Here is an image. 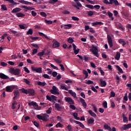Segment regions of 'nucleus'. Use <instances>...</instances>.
Here are the masks:
<instances>
[{"label": "nucleus", "mask_w": 131, "mask_h": 131, "mask_svg": "<svg viewBox=\"0 0 131 131\" xmlns=\"http://www.w3.org/2000/svg\"><path fill=\"white\" fill-rule=\"evenodd\" d=\"M90 49L91 52H92L93 55L96 56L97 58H99V53H98V47L97 46H95V45H93L92 47H89Z\"/></svg>", "instance_id": "nucleus-1"}, {"label": "nucleus", "mask_w": 131, "mask_h": 131, "mask_svg": "<svg viewBox=\"0 0 131 131\" xmlns=\"http://www.w3.org/2000/svg\"><path fill=\"white\" fill-rule=\"evenodd\" d=\"M37 118L40 119V120H43V121H48L49 120V115L45 114L43 116L40 115H37Z\"/></svg>", "instance_id": "nucleus-2"}, {"label": "nucleus", "mask_w": 131, "mask_h": 131, "mask_svg": "<svg viewBox=\"0 0 131 131\" xmlns=\"http://www.w3.org/2000/svg\"><path fill=\"white\" fill-rule=\"evenodd\" d=\"M59 89L56 87V86H53L52 89L50 90V93L53 95H60V93L58 92Z\"/></svg>", "instance_id": "nucleus-3"}, {"label": "nucleus", "mask_w": 131, "mask_h": 131, "mask_svg": "<svg viewBox=\"0 0 131 131\" xmlns=\"http://www.w3.org/2000/svg\"><path fill=\"white\" fill-rule=\"evenodd\" d=\"M32 71L33 72H36L37 73H41L42 72V68H35V67H31Z\"/></svg>", "instance_id": "nucleus-4"}, {"label": "nucleus", "mask_w": 131, "mask_h": 131, "mask_svg": "<svg viewBox=\"0 0 131 131\" xmlns=\"http://www.w3.org/2000/svg\"><path fill=\"white\" fill-rule=\"evenodd\" d=\"M107 42H108L110 48H112V47H113V42L112 41V37H111V36H110V35H107Z\"/></svg>", "instance_id": "nucleus-5"}, {"label": "nucleus", "mask_w": 131, "mask_h": 131, "mask_svg": "<svg viewBox=\"0 0 131 131\" xmlns=\"http://www.w3.org/2000/svg\"><path fill=\"white\" fill-rule=\"evenodd\" d=\"M76 3V5H74V8H76L77 10H80V8L82 7V5H81L78 1V0H74Z\"/></svg>", "instance_id": "nucleus-6"}, {"label": "nucleus", "mask_w": 131, "mask_h": 131, "mask_svg": "<svg viewBox=\"0 0 131 131\" xmlns=\"http://www.w3.org/2000/svg\"><path fill=\"white\" fill-rule=\"evenodd\" d=\"M129 128H131V124L129 123L128 124H124L121 128V130H126V129H128Z\"/></svg>", "instance_id": "nucleus-7"}, {"label": "nucleus", "mask_w": 131, "mask_h": 131, "mask_svg": "<svg viewBox=\"0 0 131 131\" xmlns=\"http://www.w3.org/2000/svg\"><path fill=\"white\" fill-rule=\"evenodd\" d=\"M14 90H15V86L14 85L7 86L6 87V92L8 93H12Z\"/></svg>", "instance_id": "nucleus-8"}, {"label": "nucleus", "mask_w": 131, "mask_h": 131, "mask_svg": "<svg viewBox=\"0 0 131 131\" xmlns=\"http://www.w3.org/2000/svg\"><path fill=\"white\" fill-rule=\"evenodd\" d=\"M55 107L56 109L57 110V111H62V110L63 109L62 106H61V105H60V104L58 103H55Z\"/></svg>", "instance_id": "nucleus-9"}, {"label": "nucleus", "mask_w": 131, "mask_h": 131, "mask_svg": "<svg viewBox=\"0 0 131 131\" xmlns=\"http://www.w3.org/2000/svg\"><path fill=\"white\" fill-rule=\"evenodd\" d=\"M65 100L67 102H68L69 104H74V101H73V100L72 99V98H70V97H66L65 98Z\"/></svg>", "instance_id": "nucleus-10"}, {"label": "nucleus", "mask_w": 131, "mask_h": 131, "mask_svg": "<svg viewBox=\"0 0 131 131\" xmlns=\"http://www.w3.org/2000/svg\"><path fill=\"white\" fill-rule=\"evenodd\" d=\"M21 8L16 7L12 10L11 13L17 14V13H19V12H21Z\"/></svg>", "instance_id": "nucleus-11"}, {"label": "nucleus", "mask_w": 131, "mask_h": 131, "mask_svg": "<svg viewBox=\"0 0 131 131\" xmlns=\"http://www.w3.org/2000/svg\"><path fill=\"white\" fill-rule=\"evenodd\" d=\"M80 101L83 107H84L85 108H86L87 104H86V102H85V100H84V99H83V98H80Z\"/></svg>", "instance_id": "nucleus-12"}, {"label": "nucleus", "mask_w": 131, "mask_h": 131, "mask_svg": "<svg viewBox=\"0 0 131 131\" xmlns=\"http://www.w3.org/2000/svg\"><path fill=\"white\" fill-rule=\"evenodd\" d=\"M19 3H20L21 4H23L24 5H33V3H32L31 2H29L28 1H25L24 0H20L19 1Z\"/></svg>", "instance_id": "nucleus-13"}, {"label": "nucleus", "mask_w": 131, "mask_h": 131, "mask_svg": "<svg viewBox=\"0 0 131 131\" xmlns=\"http://www.w3.org/2000/svg\"><path fill=\"white\" fill-rule=\"evenodd\" d=\"M0 78L2 79H9V77L3 73H0Z\"/></svg>", "instance_id": "nucleus-14"}, {"label": "nucleus", "mask_w": 131, "mask_h": 131, "mask_svg": "<svg viewBox=\"0 0 131 131\" xmlns=\"http://www.w3.org/2000/svg\"><path fill=\"white\" fill-rule=\"evenodd\" d=\"M99 81L100 82V86L101 87L106 86V85H107V83L106 82V81H103V79H100Z\"/></svg>", "instance_id": "nucleus-15"}, {"label": "nucleus", "mask_w": 131, "mask_h": 131, "mask_svg": "<svg viewBox=\"0 0 131 131\" xmlns=\"http://www.w3.org/2000/svg\"><path fill=\"white\" fill-rule=\"evenodd\" d=\"M15 16L17 17V18H23V17H25V14L21 12H18L15 14Z\"/></svg>", "instance_id": "nucleus-16"}, {"label": "nucleus", "mask_w": 131, "mask_h": 131, "mask_svg": "<svg viewBox=\"0 0 131 131\" xmlns=\"http://www.w3.org/2000/svg\"><path fill=\"white\" fill-rule=\"evenodd\" d=\"M38 34L40 36H42V37L47 38L48 40L50 39V38L47 36V35L45 34L42 32H39Z\"/></svg>", "instance_id": "nucleus-17"}, {"label": "nucleus", "mask_w": 131, "mask_h": 131, "mask_svg": "<svg viewBox=\"0 0 131 131\" xmlns=\"http://www.w3.org/2000/svg\"><path fill=\"white\" fill-rule=\"evenodd\" d=\"M53 48H59L60 43L57 41H53Z\"/></svg>", "instance_id": "nucleus-18"}, {"label": "nucleus", "mask_w": 131, "mask_h": 131, "mask_svg": "<svg viewBox=\"0 0 131 131\" xmlns=\"http://www.w3.org/2000/svg\"><path fill=\"white\" fill-rule=\"evenodd\" d=\"M9 31H10L11 33H13V34H14V36H19L20 32H17L14 30H10Z\"/></svg>", "instance_id": "nucleus-19"}, {"label": "nucleus", "mask_w": 131, "mask_h": 131, "mask_svg": "<svg viewBox=\"0 0 131 131\" xmlns=\"http://www.w3.org/2000/svg\"><path fill=\"white\" fill-rule=\"evenodd\" d=\"M21 8H23V9H26L28 11H31L32 10H35L34 8L30 7H27V6H21Z\"/></svg>", "instance_id": "nucleus-20"}, {"label": "nucleus", "mask_w": 131, "mask_h": 131, "mask_svg": "<svg viewBox=\"0 0 131 131\" xmlns=\"http://www.w3.org/2000/svg\"><path fill=\"white\" fill-rule=\"evenodd\" d=\"M118 41L123 47H124L126 45V42L123 39H120Z\"/></svg>", "instance_id": "nucleus-21"}, {"label": "nucleus", "mask_w": 131, "mask_h": 131, "mask_svg": "<svg viewBox=\"0 0 131 131\" xmlns=\"http://www.w3.org/2000/svg\"><path fill=\"white\" fill-rule=\"evenodd\" d=\"M28 105L29 106H33V107H38L37 103L36 102H34V101L29 102Z\"/></svg>", "instance_id": "nucleus-22"}, {"label": "nucleus", "mask_w": 131, "mask_h": 131, "mask_svg": "<svg viewBox=\"0 0 131 131\" xmlns=\"http://www.w3.org/2000/svg\"><path fill=\"white\" fill-rule=\"evenodd\" d=\"M93 26H97V25H104V23L102 21H95L92 23Z\"/></svg>", "instance_id": "nucleus-23"}, {"label": "nucleus", "mask_w": 131, "mask_h": 131, "mask_svg": "<svg viewBox=\"0 0 131 131\" xmlns=\"http://www.w3.org/2000/svg\"><path fill=\"white\" fill-rule=\"evenodd\" d=\"M29 95L30 96H35V92L34 91V90L33 89H29Z\"/></svg>", "instance_id": "nucleus-24"}, {"label": "nucleus", "mask_w": 131, "mask_h": 131, "mask_svg": "<svg viewBox=\"0 0 131 131\" xmlns=\"http://www.w3.org/2000/svg\"><path fill=\"white\" fill-rule=\"evenodd\" d=\"M122 118H123V121L124 122V123H128V119H127V117L124 116V114L122 115Z\"/></svg>", "instance_id": "nucleus-25"}, {"label": "nucleus", "mask_w": 131, "mask_h": 131, "mask_svg": "<svg viewBox=\"0 0 131 131\" xmlns=\"http://www.w3.org/2000/svg\"><path fill=\"white\" fill-rule=\"evenodd\" d=\"M37 85H40V86H45L47 85V83H46V82H42L41 81H37Z\"/></svg>", "instance_id": "nucleus-26"}, {"label": "nucleus", "mask_w": 131, "mask_h": 131, "mask_svg": "<svg viewBox=\"0 0 131 131\" xmlns=\"http://www.w3.org/2000/svg\"><path fill=\"white\" fill-rule=\"evenodd\" d=\"M89 114H90V115H91V116L94 117V118H96V117H97V115L95 113H94L93 111L89 110Z\"/></svg>", "instance_id": "nucleus-27"}, {"label": "nucleus", "mask_w": 131, "mask_h": 131, "mask_svg": "<svg viewBox=\"0 0 131 131\" xmlns=\"http://www.w3.org/2000/svg\"><path fill=\"white\" fill-rule=\"evenodd\" d=\"M20 71H21L20 69H16L15 70H14V73L13 74H14V75H19V74H20Z\"/></svg>", "instance_id": "nucleus-28"}, {"label": "nucleus", "mask_w": 131, "mask_h": 131, "mask_svg": "<svg viewBox=\"0 0 131 131\" xmlns=\"http://www.w3.org/2000/svg\"><path fill=\"white\" fill-rule=\"evenodd\" d=\"M69 93L71 95V96L74 97V98H76V93H75V92H72V90H69Z\"/></svg>", "instance_id": "nucleus-29"}, {"label": "nucleus", "mask_w": 131, "mask_h": 131, "mask_svg": "<svg viewBox=\"0 0 131 131\" xmlns=\"http://www.w3.org/2000/svg\"><path fill=\"white\" fill-rule=\"evenodd\" d=\"M82 73L83 74H84L85 75L84 79H86V78H88V77H89V73H88V71L83 70Z\"/></svg>", "instance_id": "nucleus-30"}, {"label": "nucleus", "mask_w": 131, "mask_h": 131, "mask_svg": "<svg viewBox=\"0 0 131 131\" xmlns=\"http://www.w3.org/2000/svg\"><path fill=\"white\" fill-rule=\"evenodd\" d=\"M32 35L33 34V30L32 29H30L27 32V35Z\"/></svg>", "instance_id": "nucleus-31"}, {"label": "nucleus", "mask_w": 131, "mask_h": 131, "mask_svg": "<svg viewBox=\"0 0 131 131\" xmlns=\"http://www.w3.org/2000/svg\"><path fill=\"white\" fill-rule=\"evenodd\" d=\"M58 2V0H49L48 2V4H50V5H55L56 3Z\"/></svg>", "instance_id": "nucleus-32"}, {"label": "nucleus", "mask_w": 131, "mask_h": 131, "mask_svg": "<svg viewBox=\"0 0 131 131\" xmlns=\"http://www.w3.org/2000/svg\"><path fill=\"white\" fill-rule=\"evenodd\" d=\"M95 122V119L93 118H91L88 120V123L89 124H93Z\"/></svg>", "instance_id": "nucleus-33"}, {"label": "nucleus", "mask_w": 131, "mask_h": 131, "mask_svg": "<svg viewBox=\"0 0 131 131\" xmlns=\"http://www.w3.org/2000/svg\"><path fill=\"white\" fill-rule=\"evenodd\" d=\"M115 59L117 61L120 59V53L119 52H117Z\"/></svg>", "instance_id": "nucleus-34"}, {"label": "nucleus", "mask_w": 131, "mask_h": 131, "mask_svg": "<svg viewBox=\"0 0 131 131\" xmlns=\"http://www.w3.org/2000/svg\"><path fill=\"white\" fill-rule=\"evenodd\" d=\"M116 67L120 73H123V71L122 70V69H121V68H120L119 66H116Z\"/></svg>", "instance_id": "nucleus-35"}, {"label": "nucleus", "mask_w": 131, "mask_h": 131, "mask_svg": "<svg viewBox=\"0 0 131 131\" xmlns=\"http://www.w3.org/2000/svg\"><path fill=\"white\" fill-rule=\"evenodd\" d=\"M85 83H86V84H94V81L88 80L85 81Z\"/></svg>", "instance_id": "nucleus-36"}, {"label": "nucleus", "mask_w": 131, "mask_h": 131, "mask_svg": "<svg viewBox=\"0 0 131 131\" xmlns=\"http://www.w3.org/2000/svg\"><path fill=\"white\" fill-rule=\"evenodd\" d=\"M86 8H88V9H91V10H94V6L90 4H87L85 6Z\"/></svg>", "instance_id": "nucleus-37"}, {"label": "nucleus", "mask_w": 131, "mask_h": 131, "mask_svg": "<svg viewBox=\"0 0 131 131\" xmlns=\"http://www.w3.org/2000/svg\"><path fill=\"white\" fill-rule=\"evenodd\" d=\"M24 82L26 83V84H28V85H30V82L26 78L24 79Z\"/></svg>", "instance_id": "nucleus-38"}, {"label": "nucleus", "mask_w": 131, "mask_h": 131, "mask_svg": "<svg viewBox=\"0 0 131 131\" xmlns=\"http://www.w3.org/2000/svg\"><path fill=\"white\" fill-rule=\"evenodd\" d=\"M14 97H16V98H19V91L14 92Z\"/></svg>", "instance_id": "nucleus-39"}, {"label": "nucleus", "mask_w": 131, "mask_h": 131, "mask_svg": "<svg viewBox=\"0 0 131 131\" xmlns=\"http://www.w3.org/2000/svg\"><path fill=\"white\" fill-rule=\"evenodd\" d=\"M1 7H2L1 9L3 11H8V8H7V6L5 5H2Z\"/></svg>", "instance_id": "nucleus-40"}, {"label": "nucleus", "mask_w": 131, "mask_h": 131, "mask_svg": "<svg viewBox=\"0 0 131 131\" xmlns=\"http://www.w3.org/2000/svg\"><path fill=\"white\" fill-rule=\"evenodd\" d=\"M22 93L26 94V95H28L29 94V89L27 90L26 89H23Z\"/></svg>", "instance_id": "nucleus-41"}, {"label": "nucleus", "mask_w": 131, "mask_h": 131, "mask_svg": "<svg viewBox=\"0 0 131 131\" xmlns=\"http://www.w3.org/2000/svg\"><path fill=\"white\" fill-rule=\"evenodd\" d=\"M43 77H44V78H47V79H51V77L47 74H43Z\"/></svg>", "instance_id": "nucleus-42"}, {"label": "nucleus", "mask_w": 131, "mask_h": 131, "mask_svg": "<svg viewBox=\"0 0 131 131\" xmlns=\"http://www.w3.org/2000/svg\"><path fill=\"white\" fill-rule=\"evenodd\" d=\"M54 61L57 64H61L62 63V60H59V59H54Z\"/></svg>", "instance_id": "nucleus-43"}, {"label": "nucleus", "mask_w": 131, "mask_h": 131, "mask_svg": "<svg viewBox=\"0 0 131 131\" xmlns=\"http://www.w3.org/2000/svg\"><path fill=\"white\" fill-rule=\"evenodd\" d=\"M36 53H37V49H34L33 50V52L31 53L32 56L35 55V54H36Z\"/></svg>", "instance_id": "nucleus-44"}, {"label": "nucleus", "mask_w": 131, "mask_h": 131, "mask_svg": "<svg viewBox=\"0 0 131 131\" xmlns=\"http://www.w3.org/2000/svg\"><path fill=\"white\" fill-rule=\"evenodd\" d=\"M87 13H88V15L90 16V17H92V16L94 15V12L92 11H88Z\"/></svg>", "instance_id": "nucleus-45"}, {"label": "nucleus", "mask_w": 131, "mask_h": 131, "mask_svg": "<svg viewBox=\"0 0 131 131\" xmlns=\"http://www.w3.org/2000/svg\"><path fill=\"white\" fill-rule=\"evenodd\" d=\"M45 55V51H42L41 52H39L37 54V56H39V57H42Z\"/></svg>", "instance_id": "nucleus-46"}, {"label": "nucleus", "mask_w": 131, "mask_h": 131, "mask_svg": "<svg viewBox=\"0 0 131 131\" xmlns=\"http://www.w3.org/2000/svg\"><path fill=\"white\" fill-rule=\"evenodd\" d=\"M40 15H41V16H42V17H45V18H47V14L45 12H40Z\"/></svg>", "instance_id": "nucleus-47"}, {"label": "nucleus", "mask_w": 131, "mask_h": 131, "mask_svg": "<svg viewBox=\"0 0 131 131\" xmlns=\"http://www.w3.org/2000/svg\"><path fill=\"white\" fill-rule=\"evenodd\" d=\"M64 26L66 27H65V28L66 29H69V28H71V27H72V24H68V25H64Z\"/></svg>", "instance_id": "nucleus-48"}, {"label": "nucleus", "mask_w": 131, "mask_h": 131, "mask_svg": "<svg viewBox=\"0 0 131 131\" xmlns=\"http://www.w3.org/2000/svg\"><path fill=\"white\" fill-rule=\"evenodd\" d=\"M73 41H74V40L71 37L69 38L68 39V42H69V43H72V42H73Z\"/></svg>", "instance_id": "nucleus-49"}, {"label": "nucleus", "mask_w": 131, "mask_h": 131, "mask_svg": "<svg viewBox=\"0 0 131 131\" xmlns=\"http://www.w3.org/2000/svg\"><path fill=\"white\" fill-rule=\"evenodd\" d=\"M102 106H103V108H108V106H107V101H104L102 103Z\"/></svg>", "instance_id": "nucleus-50"}, {"label": "nucleus", "mask_w": 131, "mask_h": 131, "mask_svg": "<svg viewBox=\"0 0 131 131\" xmlns=\"http://www.w3.org/2000/svg\"><path fill=\"white\" fill-rule=\"evenodd\" d=\"M56 127L58 128V127H63V125L62 124H61V123L58 122L56 125H55Z\"/></svg>", "instance_id": "nucleus-51"}, {"label": "nucleus", "mask_w": 131, "mask_h": 131, "mask_svg": "<svg viewBox=\"0 0 131 131\" xmlns=\"http://www.w3.org/2000/svg\"><path fill=\"white\" fill-rule=\"evenodd\" d=\"M72 20H74V21H79V18L76 16H72Z\"/></svg>", "instance_id": "nucleus-52"}, {"label": "nucleus", "mask_w": 131, "mask_h": 131, "mask_svg": "<svg viewBox=\"0 0 131 131\" xmlns=\"http://www.w3.org/2000/svg\"><path fill=\"white\" fill-rule=\"evenodd\" d=\"M91 90L92 91L94 92V93H98V90H97V89H96V88H95V86H92Z\"/></svg>", "instance_id": "nucleus-53"}, {"label": "nucleus", "mask_w": 131, "mask_h": 131, "mask_svg": "<svg viewBox=\"0 0 131 131\" xmlns=\"http://www.w3.org/2000/svg\"><path fill=\"white\" fill-rule=\"evenodd\" d=\"M1 66H3V67H7L8 66V63L5 62H2L1 63Z\"/></svg>", "instance_id": "nucleus-54"}, {"label": "nucleus", "mask_w": 131, "mask_h": 131, "mask_svg": "<svg viewBox=\"0 0 131 131\" xmlns=\"http://www.w3.org/2000/svg\"><path fill=\"white\" fill-rule=\"evenodd\" d=\"M61 90H64V91H68V88H67V87L63 85H61Z\"/></svg>", "instance_id": "nucleus-55"}, {"label": "nucleus", "mask_w": 131, "mask_h": 131, "mask_svg": "<svg viewBox=\"0 0 131 131\" xmlns=\"http://www.w3.org/2000/svg\"><path fill=\"white\" fill-rule=\"evenodd\" d=\"M59 66L60 67V69L62 71H65V68H64V66L62 64H60Z\"/></svg>", "instance_id": "nucleus-56"}, {"label": "nucleus", "mask_w": 131, "mask_h": 131, "mask_svg": "<svg viewBox=\"0 0 131 131\" xmlns=\"http://www.w3.org/2000/svg\"><path fill=\"white\" fill-rule=\"evenodd\" d=\"M67 128L68 129L69 131H72L73 130V129H72V127H71V125L70 124H69L68 126H67Z\"/></svg>", "instance_id": "nucleus-57"}, {"label": "nucleus", "mask_w": 131, "mask_h": 131, "mask_svg": "<svg viewBox=\"0 0 131 131\" xmlns=\"http://www.w3.org/2000/svg\"><path fill=\"white\" fill-rule=\"evenodd\" d=\"M24 69L25 72H27V73H30V71H29V70H28V68H27L26 67H25L24 68Z\"/></svg>", "instance_id": "nucleus-58"}, {"label": "nucleus", "mask_w": 131, "mask_h": 131, "mask_svg": "<svg viewBox=\"0 0 131 131\" xmlns=\"http://www.w3.org/2000/svg\"><path fill=\"white\" fill-rule=\"evenodd\" d=\"M45 21L47 24H49V25H51L53 23V21L52 20H48L47 19H45Z\"/></svg>", "instance_id": "nucleus-59"}, {"label": "nucleus", "mask_w": 131, "mask_h": 131, "mask_svg": "<svg viewBox=\"0 0 131 131\" xmlns=\"http://www.w3.org/2000/svg\"><path fill=\"white\" fill-rule=\"evenodd\" d=\"M124 100L125 101H128V97H127V93L125 94V95L124 96V98H123Z\"/></svg>", "instance_id": "nucleus-60"}, {"label": "nucleus", "mask_w": 131, "mask_h": 131, "mask_svg": "<svg viewBox=\"0 0 131 131\" xmlns=\"http://www.w3.org/2000/svg\"><path fill=\"white\" fill-rule=\"evenodd\" d=\"M110 97H111V98L115 97V93H114V92H113V91H112L111 92Z\"/></svg>", "instance_id": "nucleus-61"}, {"label": "nucleus", "mask_w": 131, "mask_h": 131, "mask_svg": "<svg viewBox=\"0 0 131 131\" xmlns=\"http://www.w3.org/2000/svg\"><path fill=\"white\" fill-rule=\"evenodd\" d=\"M70 107L71 109H72L73 110H75L76 109V107L74 105L71 104L70 105Z\"/></svg>", "instance_id": "nucleus-62"}, {"label": "nucleus", "mask_w": 131, "mask_h": 131, "mask_svg": "<svg viewBox=\"0 0 131 131\" xmlns=\"http://www.w3.org/2000/svg\"><path fill=\"white\" fill-rule=\"evenodd\" d=\"M31 14L33 17H35L36 15H37V13H36L34 11H31Z\"/></svg>", "instance_id": "nucleus-63"}, {"label": "nucleus", "mask_w": 131, "mask_h": 131, "mask_svg": "<svg viewBox=\"0 0 131 131\" xmlns=\"http://www.w3.org/2000/svg\"><path fill=\"white\" fill-rule=\"evenodd\" d=\"M57 121H62V117H60V116H57Z\"/></svg>", "instance_id": "nucleus-64"}]
</instances>
